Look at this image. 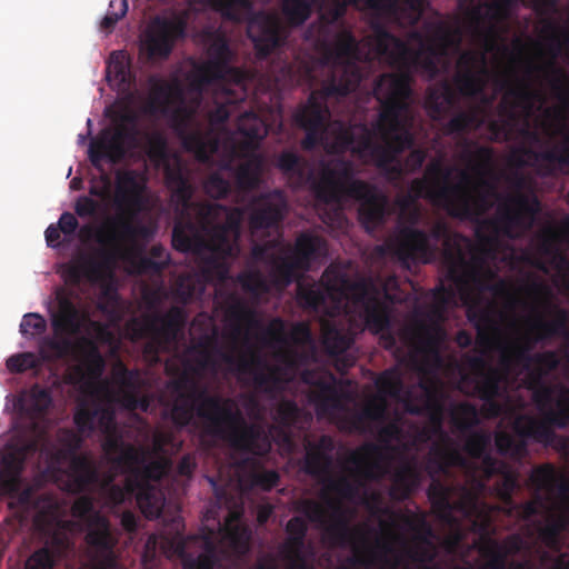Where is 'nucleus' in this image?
I'll return each instance as SVG.
<instances>
[{
    "instance_id": "obj_1",
    "label": "nucleus",
    "mask_w": 569,
    "mask_h": 569,
    "mask_svg": "<svg viewBox=\"0 0 569 569\" xmlns=\"http://www.w3.org/2000/svg\"><path fill=\"white\" fill-rule=\"evenodd\" d=\"M146 152L152 162L163 168L166 186L179 214L172 229L173 248L199 257L209 253L204 259L206 267L224 279L229 270L226 260L236 259L240 253L242 210L193 202L189 171L180 157L170 158L167 139L161 132L147 134Z\"/></svg>"
},
{
    "instance_id": "obj_2",
    "label": "nucleus",
    "mask_w": 569,
    "mask_h": 569,
    "mask_svg": "<svg viewBox=\"0 0 569 569\" xmlns=\"http://www.w3.org/2000/svg\"><path fill=\"white\" fill-rule=\"evenodd\" d=\"M457 146L458 159L466 166L458 171V182H450L453 168L443 166L439 160L430 162L426 176L413 179L400 200L402 212L415 207L421 198L459 219H469L489 209V200L496 196V187L487 178L493 163V149L465 137Z\"/></svg>"
},
{
    "instance_id": "obj_3",
    "label": "nucleus",
    "mask_w": 569,
    "mask_h": 569,
    "mask_svg": "<svg viewBox=\"0 0 569 569\" xmlns=\"http://www.w3.org/2000/svg\"><path fill=\"white\" fill-rule=\"evenodd\" d=\"M167 388L172 397L167 406L174 426H189L196 415L202 420L207 436L227 440L232 447L256 456H266L271 450L269 435L262 427L248 423L231 399L208 395L187 375L170 380Z\"/></svg>"
},
{
    "instance_id": "obj_4",
    "label": "nucleus",
    "mask_w": 569,
    "mask_h": 569,
    "mask_svg": "<svg viewBox=\"0 0 569 569\" xmlns=\"http://www.w3.org/2000/svg\"><path fill=\"white\" fill-rule=\"evenodd\" d=\"M276 167L293 188L309 186L316 199L322 203L339 204L345 198L357 201L359 221L367 232L372 233L385 223L387 197L376 184L355 178L352 161L333 159L322 163L316 176L302 157L284 150L277 157Z\"/></svg>"
},
{
    "instance_id": "obj_5",
    "label": "nucleus",
    "mask_w": 569,
    "mask_h": 569,
    "mask_svg": "<svg viewBox=\"0 0 569 569\" xmlns=\"http://www.w3.org/2000/svg\"><path fill=\"white\" fill-rule=\"evenodd\" d=\"M373 42L377 53L397 69L396 73L379 76L373 88L390 100L402 103L403 110L412 114L408 100L415 73L436 78L440 72V59L447 57L450 47L455 44L453 37L443 28H438L432 36L421 41L418 49H412L385 27L378 26L375 28Z\"/></svg>"
},
{
    "instance_id": "obj_6",
    "label": "nucleus",
    "mask_w": 569,
    "mask_h": 569,
    "mask_svg": "<svg viewBox=\"0 0 569 569\" xmlns=\"http://www.w3.org/2000/svg\"><path fill=\"white\" fill-rule=\"evenodd\" d=\"M439 241L442 242L441 253L448 267V277L458 287H466L475 281L478 271L467 259L463 246L468 239L451 231L443 221H437L429 232L413 227H401L398 234L387 242V247L401 263H431L439 254Z\"/></svg>"
},
{
    "instance_id": "obj_7",
    "label": "nucleus",
    "mask_w": 569,
    "mask_h": 569,
    "mask_svg": "<svg viewBox=\"0 0 569 569\" xmlns=\"http://www.w3.org/2000/svg\"><path fill=\"white\" fill-rule=\"evenodd\" d=\"M372 91L380 104L378 118L371 130L362 126L350 151L359 157L370 156L377 167H385L415 146L413 117L403 110L402 103L378 93L376 88Z\"/></svg>"
},
{
    "instance_id": "obj_8",
    "label": "nucleus",
    "mask_w": 569,
    "mask_h": 569,
    "mask_svg": "<svg viewBox=\"0 0 569 569\" xmlns=\"http://www.w3.org/2000/svg\"><path fill=\"white\" fill-rule=\"evenodd\" d=\"M521 290L552 317L550 320H546L541 313H538L530 323V332L521 340L507 346L501 353L502 366L506 368L518 366L529 372L533 360L531 351L536 345L556 338V336L569 333V311L553 303L551 288L533 276L527 278Z\"/></svg>"
},
{
    "instance_id": "obj_9",
    "label": "nucleus",
    "mask_w": 569,
    "mask_h": 569,
    "mask_svg": "<svg viewBox=\"0 0 569 569\" xmlns=\"http://www.w3.org/2000/svg\"><path fill=\"white\" fill-rule=\"evenodd\" d=\"M325 281L330 291L351 298V302L359 308L367 329L380 336L385 349L392 350L397 347L389 307L380 299V290L372 278L352 280L347 273L330 266L326 269Z\"/></svg>"
},
{
    "instance_id": "obj_10",
    "label": "nucleus",
    "mask_w": 569,
    "mask_h": 569,
    "mask_svg": "<svg viewBox=\"0 0 569 569\" xmlns=\"http://www.w3.org/2000/svg\"><path fill=\"white\" fill-rule=\"evenodd\" d=\"M359 84L360 77L356 67L339 68L325 86L313 90L307 101L297 107L292 121L306 132L301 140L302 149L311 151L322 142L330 117L327 100L343 98L356 91Z\"/></svg>"
},
{
    "instance_id": "obj_11",
    "label": "nucleus",
    "mask_w": 569,
    "mask_h": 569,
    "mask_svg": "<svg viewBox=\"0 0 569 569\" xmlns=\"http://www.w3.org/2000/svg\"><path fill=\"white\" fill-rule=\"evenodd\" d=\"M126 213H119L108 220L96 231V240L102 247L96 256H84L69 268V276L79 281L84 276L90 281H98L111 274L118 259L123 252V242L137 237H148L149 229L146 226L134 224Z\"/></svg>"
},
{
    "instance_id": "obj_12",
    "label": "nucleus",
    "mask_w": 569,
    "mask_h": 569,
    "mask_svg": "<svg viewBox=\"0 0 569 569\" xmlns=\"http://www.w3.org/2000/svg\"><path fill=\"white\" fill-rule=\"evenodd\" d=\"M71 515L86 525L87 561L80 569H120L116 553L118 538L108 518L94 509L93 498L90 495L78 497L71 506Z\"/></svg>"
},
{
    "instance_id": "obj_13",
    "label": "nucleus",
    "mask_w": 569,
    "mask_h": 569,
    "mask_svg": "<svg viewBox=\"0 0 569 569\" xmlns=\"http://www.w3.org/2000/svg\"><path fill=\"white\" fill-rule=\"evenodd\" d=\"M327 252L326 240L310 232H301L292 250L271 253L268 257V281L271 287L283 290L302 278L301 272L309 271L311 263Z\"/></svg>"
},
{
    "instance_id": "obj_14",
    "label": "nucleus",
    "mask_w": 569,
    "mask_h": 569,
    "mask_svg": "<svg viewBox=\"0 0 569 569\" xmlns=\"http://www.w3.org/2000/svg\"><path fill=\"white\" fill-rule=\"evenodd\" d=\"M232 58L233 53L227 39L216 38L208 48V60L194 68L191 89L200 94L212 84H233L240 89V93L229 100L242 99L246 96L248 74L244 70L231 66Z\"/></svg>"
},
{
    "instance_id": "obj_15",
    "label": "nucleus",
    "mask_w": 569,
    "mask_h": 569,
    "mask_svg": "<svg viewBox=\"0 0 569 569\" xmlns=\"http://www.w3.org/2000/svg\"><path fill=\"white\" fill-rule=\"evenodd\" d=\"M525 184V178L517 177L515 181L517 191L507 196L498 206L497 217L483 220L481 227L491 229L495 236L502 232L509 238H513L515 230L531 229L541 211V202L533 191L529 193L521 191ZM495 239L496 237L486 238L488 242H493Z\"/></svg>"
},
{
    "instance_id": "obj_16",
    "label": "nucleus",
    "mask_w": 569,
    "mask_h": 569,
    "mask_svg": "<svg viewBox=\"0 0 569 569\" xmlns=\"http://www.w3.org/2000/svg\"><path fill=\"white\" fill-rule=\"evenodd\" d=\"M87 315L70 298L59 296L58 308L51 313V327L54 337H43L40 340L42 359H61L70 355L74 348L72 337L84 330Z\"/></svg>"
},
{
    "instance_id": "obj_17",
    "label": "nucleus",
    "mask_w": 569,
    "mask_h": 569,
    "mask_svg": "<svg viewBox=\"0 0 569 569\" xmlns=\"http://www.w3.org/2000/svg\"><path fill=\"white\" fill-rule=\"evenodd\" d=\"M193 349L198 351L199 358L197 365L200 369H207L214 365L212 353L217 355L223 362L229 366H237L240 372L252 373L253 383L257 389L266 392L271 391V387L277 382L274 368H269L267 362L256 352H251L249 357H234L231 352L223 351L218 346L217 329L212 335H203L200 337Z\"/></svg>"
},
{
    "instance_id": "obj_18",
    "label": "nucleus",
    "mask_w": 569,
    "mask_h": 569,
    "mask_svg": "<svg viewBox=\"0 0 569 569\" xmlns=\"http://www.w3.org/2000/svg\"><path fill=\"white\" fill-rule=\"evenodd\" d=\"M499 90L505 94L498 106L499 119L489 123V130L497 139L509 140L517 122V109L530 111L532 103L542 99L540 91L531 88L530 83L519 78L501 77L497 80Z\"/></svg>"
},
{
    "instance_id": "obj_19",
    "label": "nucleus",
    "mask_w": 569,
    "mask_h": 569,
    "mask_svg": "<svg viewBox=\"0 0 569 569\" xmlns=\"http://www.w3.org/2000/svg\"><path fill=\"white\" fill-rule=\"evenodd\" d=\"M187 322V312L182 307L172 306L166 312L154 311L136 322L137 337L147 338L146 352L157 355L160 350L177 342Z\"/></svg>"
},
{
    "instance_id": "obj_20",
    "label": "nucleus",
    "mask_w": 569,
    "mask_h": 569,
    "mask_svg": "<svg viewBox=\"0 0 569 569\" xmlns=\"http://www.w3.org/2000/svg\"><path fill=\"white\" fill-rule=\"evenodd\" d=\"M538 420L531 416L521 415L513 422V431L517 437L507 431H499L495 436V443L501 456L521 459L527 455L528 440L549 445L553 441L556 433L553 425L545 417Z\"/></svg>"
},
{
    "instance_id": "obj_21",
    "label": "nucleus",
    "mask_w": 569,
    "mask_h": 569,
    "mask_svg": "<svg viewBox=\"0 0 569 569\" xmlns=\"http://www.w3.org/2000/svg\"><path fill=\"white\" fill-rule=\"evenodd\" d=\"M123 120L131 124L120 123L113 129H104L100 137L92 140L89 146V160L99 171H103L102 160L118 163L124 159L129 150L139 147L140 131L134 123V118L124 116Z\"/></svg>"
},
{
    "instance_id": "obj_22",
    "label": "nucleus",
    "mask_w": 569,
    "mask_h": 569,
    "mask_svg": "<svg viewBox=\"0 0 569 569\" xmlns=\"http://www.w3.org/2000/svg\"><path fill=\"white\" fill-rule=\"evenodd\" d=\"M333 450L335 440L329 435H322L316 442L308 441L306 443L303 470L311 477L325 478L326 488L330 492H335L341 498L352 499L358 492V487L348 478L333 479L331 477Z\"/></svg>"
},
{
    "instance_id": "obj_23",
    "label": "nucleus",
    "mask_w": 569,
    "mask_h": 569,
    "mask_svg": "<svg viewBox=\"0 0 569 569\" xmlns=\"http://www.w3.org/2000/svg\"><path fill=\"white\" fill-rule=\"evenodd\" d=\"M186 30L187 21L183 17L156 16L149 21L143 32L141 52L149 61L167 60L176 42L184 38Z\"/></svg>"
},
{
    "instance_id": "obj_24",
    "label": "nucleus",
    "mask_w": 569,
    "mask_h": 569,
    "mask_svg": "<svg viewBox=\"0 0 569 569\" xmlns=\"http://www.w3.org/2000/svg\"><path fill=\"white\" fill-rule=\"evenodd\" d=\"M379 440L387 445L382 448L373 442H366L356 450L351 451L348 462L356 468V473L365 480H379L382 478L387 469L382 465L385 460L386 449H390L388 445L393 440L402 437V428L397 421L383 425L378 431Z\"/></svg>"
},
{
    "instance_id": "obj_25",
    "label": "nucleus",
    "mask_w": 569,
    "mask_h": 569,
    "mask_svg": "<svg viewBox=\"0 0 569 569\" xmlns=\"http://www.w3.org/2000/svg\"><path fill=\"white\" fill-rule=\"evenodd\" d=\"M104 427V440L102 450L108 460L127 477H133L136 470L144 461V452L131 443H126L118 432L112 412H104L101 416Z\"/></svg>"
},
{
    "instance_id": "obj_26",
    "label": "nucleus",
    "mask_w": 569,
    "mask_h": 569,
    "mask_svg": "<svg viewBox=\"0 0 569 569\" xmlns=\"http://www.w3.org/2000/svg\"><path fill=\"white\" fill-rule=\"evenodd\" d=\"M194 113V108L178 107L173 112L174 129L186 151L193 153L200 162H209L219 149V139L211 131L188 130Z\"/></svg>"
},
{
    "instance_id": "obj_27",
    "label": "nucleus",
    "mask_w": 569,
    "mask_h": 569,
    "mask_svg": "<svg viewBox=\"0 0 569 569\" xmlns=\"http://www.w3.org/2000/svg\"><path fill=\"white\" fill-rule=\"evenodd\" d=\"M38 442L36 440L28 441L23 445H7L1 457L0 468V490L3 495L21 499L29 497V490L21 492L22 471L26 459L29 455L36 453Z\"/></svg>"
},
{
    "instance_id": "obj_28",
    "label": "nucleus",
    "mask_w": 569,
    "mask_h": 569,
    "mask_svg": "<svg viewBox=\"0 0 569 569\" xmlns=\"http://www.w3.org/2000/svg\"><path fill=\"white\" fill-rule=\"evenodd\" d=\"M560 365V358L553 350L533 353L532 367L528 372L527 388L532 392V401L546 417L550 405L553 403L556 386L545 382V378Z\"/></svg>"
},
{
    "instance_id": "obj_29",
    "label": "nucleus",
    "mask_w": 569,
    "mask_h": 569,
    "mask_svg": "<svg viewBox=\"0 0 569 569\" xmlns=\"http://www.w3.org/2000/svg\"><path fill=\"white\" fill-rule=\"evenodd\" d=\"M82 443V438L68 432L66 446L71 455L68 469L66 470L67 481L64 488L70 493H83L99 482V471L92 461L86 455H77Z\"/></svg>"
},
{
    "instance_id": "obj_30",
    "label": "nucleus",
    "mask_w": 569,
    "mask_h": 569,
    "mask_svg": "<svg viewBox=\"0 0 569 569\" xmlns=\"http://www.w3.org/2000/svg\"><path fill=\"white\" fill-rule=\"evenodd\" d=\"M487 74L485 53L466 50L457 60V72L452 80L460 96L473 98L483 92Z\"/></svg>"
},
{
    "instance_id": "obj_31",
    "label": "nucleus",
    "mask_w": 569,
    "mask_h": 569,
    "mask_svg": "<svg viewBox=\"0 0 569 569\" xmlns=\"http://www.w3.org/2000/svg\"><path fill=\"white\" fill-rule=\"evenodd\" d=\"M287 210L284 193L274 189L254 197L248 206L249 226L252 231L277 227Z\"/></svg>"
},
{
    "instance_id": "obj_32",
    "label": "nucleus",
    "mask_w": 569,
    "mask_h": 569,
    "mask_svg": "<svg viewBox=\"0 0 569 569\" xmlns=\"http://www.w3.org/2000/svg\"><path fill=\"white\" fill-rule=\"evenodd\" d=\"M147 189L143 173L133 170H119L116 173L114 203L119 213L136 217L142 208V196Z\"/></svg>"
},
{
    "instance_id": "obj_33",
    "label": "nucleus",
    "mask_w": 569,
    "mask_h": 569,
    "mask_svg": "<svg viewBox=\"0 0 569 569\" xmlns=\"http://www.w3.org/2000/svg\"><path fill=\"white\" fill-rule=\"evenodd\" d=\"M519 151L528 158V164L533 167L540 177H556L563 169H569V134L565 137L561 144H555L543 150L522 147Z\"/></svg>"
},
{
    "instance_id": "obj_34",
    "label": "nucleus",
    "mask_w": 569,
    "mask_h": 569,
    "mask_svg": "<svg viewBox=\"0 0 569 569\" xmlns=\"http://www.w3.org/2000/svg\"><path fill=\"white\" fill-rule=\"evenodd\" d=\"M74 553L76 546L72 538L64 531L56 530L43 547L30 555L26 561V569H56L59 560Z\"/></svg>"
},
{
    "instance_id": "obj_35",
    "label": "nucleus",
    "mask_w": 569,
    "mask_h": 569,
    "mask_svg": "<svg viewBox=\"0 0 569 569\" xmlns=\"http://www.w3.org/2000/svg\"><path fill=\"white\" fill-rule=\"evenodd\" d=\"M247 33L259 58H267L281 43L279 22L269 13L254 14L248 22Z\"/></svg>"
},
{
    "instance_id": "obj_36",
    "label": "nucleus",
    "mask_w": 569,
    "mask_h": 569,
    "mask_svg": "<svg viewBox=\"0 0 569 569\" xmlns=\"http://www.w3.org/2000/svg\"><path fill=\"white\" fill-rule=\"evenodd\" d=\"M341 29L335 36V39L326 44V58L333 62L330 74L323 81L322 86H325L333 76L337 69L345 67H356L360 77V81L362 80V72L360 67L351 62L349 60L356 58L358 52V41L353 36L352 31L347 28L343 22L340 23Z\"/></svg>"
},
{
    "instance_id": "obj_37",
    "label": "nucleus",
    "mask_w": 569,
    "mask_h": 569,
    "mask_svg": "<svg viewBox=\"0 0 569 569\" xmlns=\"http://www.w3.org/2000/svg\"><path fill=\"white\" fill-rule=\"evenodd\" d=\"M332 6L331 0H283L281 9L289 24L299 27L311 17L313 9L318 8L322 22L330 26L339 22L346 14L345 11L336 19H331Z\"/></svg>"
},
{
    "instance_id": "obj_38",
    "label": "nucleus",
    "mask_w": 569,
    "mask_h": 569,
    "mask_svg": "<svg viewBox=\"0 0 569 569\" xmlns=\"http://www.w3.org/2000/svg\"><path fill=\"white\" fill-rule=\"evenodd\" d=\"M288 338L296 345L306 343L311 340V331L306 322H296L289 336L286 333V323L281 318H274L268 327L263 328L260 340L266 346L286 345Z\"/></svg>"
},
{
    "instance_id": "obj_39",
    "label": "nucleus",
    "mask_w": 569,
    "mask_h": 569,
    "mask_svg": "<svg viewBox=\"0 0 569 569\" xmlns=\"http://www.w3.org/2000/svg\"><path fill=\"white\" fill-rule=\"evenodd\" d=\"M288 535L283 543L284 557L296 567L303 568L306 565L303 549L308 532V525L301 517H292L286 525Z\"/></svg>"
},
{
    "instance_id": "obj_40",
    "label": "nucleus",
    "mask_w": 569,
    "mask_h": 569,
    "mask_svg": "<svg viewBox=\"0 0 569 569\" xmlns=\"http://www.w3.org/2000/svg\"><path fill=\"white\" fill-rule=\"evenodd\" d=\"M421 482V472L415 460L405 461L393 473L390 496L398 500H405L418 489Z\"/></svg>"
},
{
    "instance_id": "obj_41",
    "label": "nucleus",
    "mask_w": 569,
    "mask_h": 569,
    "mask_svg": "<svg viewBox=\"0 0 569 569\" xmlns=\"http://www.w3.org/2000/svg\"><path fill=\"white\" fill-rule=\"evenodd\" d=\"M536 71H543L548 76L549 86L555 98L569 110V77L568 74L553 62L547 66H538L528 61L526 64V72L531 76Z\"/></svg>"
},
{
    "instance_id": "obj_42",
    "label": "nucleus",
    "mask_w": 569,
    "mask_h": 569,
    "mask_svg": "<svg viewBox=\"0 0 569 569\" xmlns=\"http://www.w3.org/2000/svg\"><path fill=\"white\" fill-rule=\"evenodd\" d=\"M488 437L483 433L476 432L471 435L465 445L466 451L476 459H481L482 471L486 479H490L493 475L502 472L505 465L487 452Z\"/></svg>"
},
{
    "instance_id": "obj_43",
    "label": "nucleus",
    "mask_w": 569,
    "mask_h": 569,
    "mask_svg": "<svg viewBox=\"0 0 569 569\" xmlns=\"http://www.w3.org/2000/svg\"><path fill=\"white\" fill-rule=\"evenodd\" d=\"M326 272V270L323 271ZM302 278H299L297 282V300L299 305L306 309H312L317 310L319 307H321L326 302V296L328 295H336L342 298H346L351 301V298L345 295H340L338 292L330 291L327 288V283L325 281V273H322L321 277V284L323 286V289L315 281L312 282H305L301 280Z\"/></svg>"
},
{
    "instance_id": "obj_44",
    "label": "nucleus",
    "mask_w": 569,
    "mask_h": 569,
    "mask_svg": "<svg viewBox=\"0 0 569 569\" xmlns=\"http://www.w3.org/2000/svg\"><path fill=\"white\" fill-rule=\"evenodd\" d=\"M237 130L246 138L243 142L246 151H254L267 134L263 119L254 111H246L238 118Z\"/></svg>"
},
{
    "instance_id": "obj_45",
    "label": "nucleus",
    "mask_w": 569,
    "mask_h": 569,
    "mask_svg": "<svg viewBox=\"0 0 569 569\" xmlns=\"http://www.w3.org/2000/svg\"><path fill=\"white\" fill-rule=\"evenodd\" d=\"M456 103V90L447 81L428 90L426 106L433 120L442 118Z\"/></svg>"
},
{
    "instance_id": "obj_46",
    "label": "nucleus",
    "mask_w": 569,
    "mask_h": 569,
    "mask_svg": "<svg viewBox=\"0 0 569 569\" xmlns=\"http://www.w3.org/2000/svg\"><path fill=\"white\" fill-rule=\"evenodd\" d=\"M413 342L418 349L426 353H437L440 345L445 340L446 332L437 323L418 322L411 331Z\"/></svg>"
},
{
    "instance_id": "obj_47",
    "label": "nucleus",
    "mask_w": 569,
    "mask_h": 569,
    "mask_svg": "<svg viewBox=\"0 0 569 569\" xmlns=\"http://www.w3.org/2000/svg\"><path fill=\"white\" fill-rule=\"evenodd\" d=\"M299 417V408L292 400H282L278 403L273 419L277 425L271 427V431L276 433L277 441L290 445L291 437L287 431L288 428L292 427Z\"/></svg>"
},
{
    "instance_id": "obj_48",
    "label": "nucleus",
    "mask_w": 569,
    "mask_h": 569,
    "mask_svg": "<svg viewBox=\"0 0 569 569\" xmlns=\"http://www.w3.org/2000/svg\"><path fill=\"white\" fill-rule=\"evenodd\" d=\"M467 316L477 331L478 346L489 349L493 343V336L498 331L493 318L487 310L473 308L468 309Z\"/></svg>"
},
{
    "instance_id": "obj_49",
    "label": "nucleus",
    "mask_w": 569,
    "mask_h": 569,
    "mask_svg": "<svg viewBox=\"0 0 569 569\" xmlns=\"http://www.w3.org/2000/svg\"><path fill=\"white\" fill-rule=\"evenodd\" d=\"M530 481L538 490L552 491L558 489L561 495L569 492L568 481L558 475L551 463H545L533 469L530 475Z\"/></svg>"
},
{
    "instance_id": "obj_50",
    "label": "nucleus",
    "mask_w": 569,
    "mask_h": 569,
    "mask_svg": "<svg viewBox=\"0 0 569 569\" xmlns=\"http://www.w3.org/2000/svg\"><path fill=\"white\" fill-rule=\"evenodd\" d=\"M465 458L456 450L433 445L430 448L427 469L430 473H446L452 466H463Z\"/></svg>"
},
{
    "instance_id": "obj_51",
    "label": "nucleus",
    "mask_w": 569,
    "mask_h": 569,
    "mask_svg": "<svg viewBox=\"0 0 569 569\" xmlns=\"http://www.w3.org/2000/svg\"><path fill=\"white\" fill-rule=\"evenodd\" d=\"M250 156L236 169V182L240 190L251 191L259 186L262 160L250 151Z\"/></svg>"
},
{
    "instance_id": "obj_52",
    "label": "nucleus",
    "mask_w": 569,
    "mask_h": 569,
    "mask_svg": "<svg viewBox=\"0 0 569 569\" xmlns=\"http://www.w3.org/2000/svg\"><path fill=\"white\" fill-rule=\"evenodd\" d=\"M170 466V461L167 459L152 460L146 462V460L136 470L133 477H129V482L133 488H152L150 481H159L166 475L167 469Z\"/></svg>"
},
{
    "instance_id": "obj_53",
    "label": "nucleus",
    "mask_w": 569,
    "mask_h": 569,
    "mask_svg": "<svg viewBox=\"0 0 569 569\" xmlns=\"http://www.w3.org/2000/svg\"><path fill=\"white\" fill-rule=\"evenodd\" d=\"M226 318L233 323V331L236 335L240 333L241 323H247L250 328L261 327V322L257 318L256 312L233 295L229 298Z\"/></svg>"
},
{
    "instance_id": "obj_54",
    "label": "nucleus",
    "mask_w": 569,
    "mask_h": 569,
    "mask_svg": "<svg viewBox=\"0 0 569 569\" xmlns=\"http://www.w3.org/2000/svg\"><path fill=\"white\" fill-rule=\"evenodd\" d=\"M107 80L117 82L119 86L130 84L132 74L130 71V59L126 51L117 50L110 53L107 61Z\"/></svg>"
},
{
    "instance_id": "obj_55",
    "label": "nucleus",
    "mask_w": 569,
    "mask_h": 569,
    "mask_svg": "<svg viewBox=\"0 0 569 569\" xmlns=\"http://www.w3.org/2000/svg\"><path fill=\"white\" fill-rule=\"evenodd\" d=\"M221 88L222 93V102L218 103L212 110L208 113V120L211 126H220L228 121L230 118L231 111L229 106L237 104L247 99L248 92L246 91V96L242 99H237L234 101L229 100L231 97H237L240 93V89L233 84H216Z\"/></svg>"
},
{
    "instance_id": "obj_56",
    "label": "nucleus",
    "mask_w": 569,
    "mask_h": 569,
    "mask_svg": "<svg viewBox=\"0 0 569 569\" xmlns=\"http://www.w3.org/2000/svg\"><path fill=\"white\" fill-rule=\"evenodd\" d=\"M482 122L477 110L459 111L443 126V133L446 136H461L479 129Z\"/></svg>"
},
{
    "instance_id": "obj_57",
    "label": "nucleus",
    "mask_w": 569,
    "mask_h": 569,
    "mask_svg": "<svg viewBox=\"0 0 569 569\" xmlns=\"http://www.w3.org/2000/svg\"><path fill=\"white\" fill-rule=\"evenodd\" d=\"M387 420V401L385 398L373 399L367 402L361 411L351 418L352 428L362 430L366 421L385 422Z\"/></svg>"
},
{
    "instance_id": "obj_58",
    "label": "nucleus",
    "mask_w": 569,
    "mask_h": 569,
    "mask_svg": "<svg viewBox=\"0 0 569 569\" xmlns=\"http://www.w3.org/2000/svg\"><path fill=\"white\" fill-rule=\"evenodd\" d=\"M138 488H133L129 482V477H126L124 486L112 483V478L101 485L100 495L103 500V505L110 509H113L122 505L127 498L132 495H137Z\"/></svg>"
},
{
    "instance_id": "obj_59",
    "label": "nucleus",
    "mask_w": 569,
    "mask_h": 569,
    "mask_svg": "<svg viewBox=\"0 0 569 569\" xmlns=\"http://www.w3.org/2000/svg\"><path fill=\"white\" fill-rule=\"evenodd\" d=\"M427 496L433 510L441 516H448L455 509V505L451 501V487L438 479H432L427 489Z\"/></svg>"
},
{
    "instance_id": "obj_60",
    "label": "nucleus",
    "mask_w": 569,
    "mask_h": 569,
    "mask_svg": "<svg viewBox=\"0 0 569 569\" xmlns=\"http://www.w3.org/2000/svg\"><path fill=\"white\" fill-rule=\"evenodd\" d=\"M236 281L242 290L254 298L269 293L271 286L258 269H248L237 274Z\"/></svg>"
},
{
    "instance_id": "obj_61",
    "label": "nucleus",
    "mask_w": 569,
    "mask_h": 569,
    "mask_svg": "<svg viewBox=\"0 0 569 569\" xmlns=\"http://www.w3.org/2000/svg\"><path fill=\"white\" fill-rule=\"evenodd\" d=\"M108 412L100 408H90L87 405H80L73 416L74 425L80 435H90L94 431L96 425L99 423L102 432L104 433V427L101 422V416Z\"/></svg>"
},
{
    "instance_id": "obj_62",
    "label": "nucleus",
    "mask_w": 569,
    "mask_h": 569,
    "mask_svg": "<svg viewBox=\"0 0 569 569\" xmlns=\"http://www.w3.org/2000/svg\"><path fill=\"white\" fill-rule=\"evenodd\" d=\"M376 387L382 398H399L405 387L400 371L397 368L382 371L376 379Z\"/></svg>"
},
{
    "instance_id": "obj_63",
    "label": "nucleus",
    "mask_w": 569,
    "mask_h": 569,
    "mask_svg": "<svg viewBox=\"0 0 569 569\" xmlns=\"http://www.w3.org/2000/svg\"><path fill=\"white\" fill-rule=\"evenodd\" d=\"M81 341L83 355L82 363L86 370L94 378L100 377L106 363L97 343L89 338H82Z\"/></svg>"
},
{
    "instance_id": "obj_64",
    "label": "nucleus",
    "mask_w": 569,
    "mask_h": 569,
    "mask_svg": "<svg viewBox=\"0 0 569 569\" xmlns=\"http://www.w3.org/2000/svg\"><path fill=\"white\" fill-rule=\"evenodd\" d=\"M480 553L486 558V562L480 569H508V557L502 551L499 541L488 539L481 546Z\"/></svg>"
}]
</instances>
